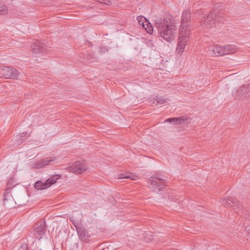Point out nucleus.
Instances as JSON below:
<instances>
[{
	"label": "nucleus",
	"mask_w": 250,
	"mask_h": 250,
	"mask_svg": "<svg viewBox=\"0 0 250 250\" xmlns=\"http://www.w3.org/2000/svg\"><path fill=\"white\" fill-rule=\"evenodd\" d=\"M27 135L28 134L26 133H21V136L20 137H24V136L25 137H28V136H27Z\"/></svg>",
	"instance_id": "b1692460"
},
{
	"label": "nucleus",
	"mask_w": 250,
	"mask_h": 250,
	"mask_svg": "<svg viewBox=\"0 0 250 250\" xmlns=\"http://www.w3.org/2000/svg\"><path fill=\"white\" fill-rule=\"evenodd\" d=\"M209 51L210 53L214 56H223V47L219 46L218 45L210 46L209 47Z\"/></svg>",
	"instance_id": "f8f14e48"
},
{
	"label": "nucleus",
	"mask_w": 250,
	"mask_h": 250,
	"mask_svg": "<svg viewBox=\"0 0 250 250\" xmlns=\"http://www.w3.org/2000/svg\"><path fill=\"white\" fill-rule=\"evenodd\" d=\"M72 223L74 225L78 233L79 234L80 236H81V232L83 231V230H81V229L79 227V225L78 224L79 220H72ZM83 232L84 233V234H85V231H83Z\"/></svg>",
	"instance_id": "f3484780"
},
{
	"label": "nucleus",
	"mask_w": 250,
	"mask_h": 250,
	"mask_svg": "<svg viewBox=\"0 0 250 250\" xmlns=\"http://www.w3.org/2000/svg\"><path fill=\"white\" fill-rule=\"evenodd\" d=\"M137 21L139 24L142 25L148 33L151 34L153 32L152 26L151 25L149 26L150 23L144 17L141 16L138 17Z\"/></svg>",
	"instance_id": "1a4fd4ad"
},
{
	"label": "nucleus",
	"mask_w": 250,
	"mask_h": 250,
	"mask_svg": "<svg viewBox=\"0 0 250 250\" xmlns=\"http://www.w3.org/2000/svg\"><path fill=\"white\" fill-rule=\"evenodd\" d=\"M3 204L7 208H11L14 205V201L10 193L7 192L3 195Z\"/></svg>",
	"instance_id": "9d476101"
},
{
	"label": "nucleus",
	"mask_w": 250,
	"mask_h": 250,
	"mask_svg": "<svg viewBox=\"0 0 250 250\" xmlns=\"http://www.w3.org/2000/svg\"><path fill=\"white\" fill-rule=\"evenodd\" d=\"M137 177L131 174H121L118 179H130L132 180L137 179Z\"/></svg>",
	"instance_id": "dca6fc26"
},
{
	"label": "nucleus",
	"mask_w": 250,
	"mask_h": 250,
	"mask_svg": "<svg viewBox=\"0 0 250 250\" xmlns=\"http://www.w3.org/2000/svg\"><path fill=\"white\" fill-rule=\"evenodd\" d=\"M19 75L18 71L14 68L0 66V77L7 79H17Z\"/></svg>",
	"instance_id": "7ed1b4c3"
},
{
	"label": "nucleus",
	"mask_w": 250,
	"mask_h": 250,
	"mask_svg": "<svg viewBox=\"0 0 250 250\" xmlns=\"http://www.w3.org/2000/svg\"><path fill=\"white\" fill-rule=\"evenodd\" d=\"M191 13L186 10L182 14L181 24L179 29V38L176 48V52L182 55L189 41L190 32V20Z\"/></svg>",
	"instance_id": "f257e3e1"
},
{
	"label": "nucleus",
	"mask_w": 250,
	"mask_h": 250,
	"mask_svg": "<svg viewBox=\"0 0 250 250\" xmlns=\"http://www.w3.org/2000/svg\"><path fill=\"white\" fill-rule=\"evenodd\" d=\"M245 86H244L243 87H241L240 89H239V90H237V92L240 93L242 94H244L243 91L245 90Z\"/></svg>",
	"instance_id": "4be33fe9"
},
{
	"label": "nucleus",
	"mask_w": 250,
	"mask_h": 250,
	"mask_svg": "<svg viewBox=\"0 0 250 250\" xmlns=\"http://www.w3.org/2000/svg\"><path fill=\"white\" fill-rule=\"evenodd\" d=\"M8 10L6 6L2 4L0 2V16L5 15L7 13Z\"/></svg>",
	"instance_id": "a211bd4d"
},
{
	"label": "nucleus",
	"mask_w": 250,
	"mask_h": 250,
	"mask_svg": "<svg viewBox=\"0 0 250 250\" xmlns=\"http://www.w3.org/2000/svg\"><path fill=\"white\" fill-rule=\"evenodd\" d=\"M155 24L161 38L167 42L174 39L177 26L173 20L168 18H157Z\"/></svg>",
	"instance_id": "f03ea898"
},
{
	"label": "nucleus",
	"mask_w": 250,
	"mask_h": 250,
	"mask_svg": "<svg viewBox=\"0 0 250 250\" xmlns=\"http://www.w3.org/2000/svg\"><path fill=\"white\" fill-rule=\"evenodd\" d=\"M237 51V48L233 45H227L223 47L224 55L232 54Z\"/></svg>",
	"instance_id": "4468645a"
},
{
	"label": "nucleus",
	"mask_w": 250,
	"mask_h": 250,
	"mask_svg": "<svg viewBox=\"0 0 250 250\" xmlns=\"http://www.w3.org/2000/svg\"><path fill=\"white\" fill-rule=\"evenodd\" d=\"M21 138V137L20 138V140H21V141L20 142H18L17 144H20V143H21L24 140V139H25V138H24V139ZM22 138H23V137H22Z\"/></svg>",
	"instance_id": "a878e982"
},
{
	"label": "nucleus",
	"mask_w": 250,
	"mask_h": 250,
	"mask_svg": "<svg viewBox=\"0 0 250 250\" xmlns=\"http://www.w3.org/2000/svg\"><path fill=\"white\" fill-rule=\"evenodd\" d=\"M87 169L85 164L82 161L76 162L67 167V170L71 172L80 174Z\"/></svg>",
	"instance_id": "6e6552de"
},
{
	"label": "nucleus",
	"mask_w": 250,
	"mask_h": 250,
	"mask_svg": "<svg viewBox=\"0 0 250 250\" xmlns=\"http://www.w3.org/2000/svg\"><path fill=\"white\" fill-rule=\"evenodd\" d=\"M218 14V12L216 11H213L210 12L207 17H204V19L201 21V25L203 28H209L213 27L215 24V21H218L217 19Z\"/></svg>",
	"instance_id": "0eeeda50"
},
{
	"label": "nucleus",
	"mask_w": 250,
	"mask_h": 250,
	"mask_svg": "<svg viewBox=\"0 0 250 250\" xmlns=\"http://www.w3.org/2000/svg\"><path fill=\"white\" fill-rule=\"evenodd\" d=\"M95 0L97 1H99V2H101V3H102V1H103V0Z\"/></svg>",
	"instance_id": "bb28decb"
},
{
	"label": "nucleus",
	"mask_w": 250,
	"mask_h": 250,
	"mask_svg": "<svg viewBox=\"0 0 250 250\" xmlns=\"http://www.w3.org/2000/svg\"><path fill=\"white\" fill-rule=\"evenodd\" d=\"M165 122H169L172 124H181L184 122V120L180 117L171 118L165 121Z\"/></svg>",
	"instance_id": "2eb2a0df"
},
{
	"label": "nucleus",
	"mask_w": 250,
	"mask_h": 250,
	"mask_svg": "<svg viewBox=\"0 0 250 250\" xmlns=\"http://www.w3.org/2000/svg\"><path fill=\"white\" fill-rule=\"evenodd\" d=\"M61 177V176L59 174L53 175L48 178L44 183L41 181H37L35 183L34 187L37 189H45L55 184L57 182V180L59 179Z\"/></svg>",
	"instance_id": "39448f33"
},
{
	"label": "nucleus",
	"mask_w": 250,
	"mask_h": 250,
	"mask_svg": "<svg viewBox=\"0 0 250 250\" xmlns=\"http://www.w3.org/2000/svg\"><path fill=\"white\" fill-rule=\"evenodd\" d=\"M197 213L201 214V215L205 213V212L203 210H201L200 209H197Z\"/></svg>",
	"instance_id": "5701e85b"
},
{
	"label": "nucleus",
	"mask_w": 250,
	"mask_h": 250,
	"mask_svg": "<svg viewBox=\"0 0 250 250\" xmlns=\"http://www.w3.org/2000/svg\"><path fill=\"white\" fill-rule=\"evenodd\" d=\"M102 3L107 5H109L111 3V0H103V1H102Z\"/></svg>",
	"instance_id": "412c9836"
},
{
	"label": "nucleus",
	"mask_w": 250,
	"mask_h": 250,
	"mask_svg": "<svg viewBox=\"0 0 250 250\" xmlns=\"http://www.w3.org/2000/svg\"><path fill=\"white\" fill-rule=\"evenodd\" d=\"M32 50L34 53H38L39 52H43L46 51L44 45L40 41H35L32 44L31 46Z\"/></svg>",
	"instance_id": "9b49d317"
},
{
	"label": "nucleus",
	"mask_w": 250,
	"mask_h": 250,
	"mask_svg": "<svg viewBox=\"0 0 250 250\" xmlns=\"http://www.w3.org/2000/svg\"><path fill=\"white\" fill-rule=\"evenodd\" d=\"M44 225H45V222H44V220H43V221H42L41 224V225H42V228L41 229H42L44 228Z\"/></svg>",
	"instance_id": "393cba45"
},
{
	"label": "nucleus",
	"mask_w": 250,
	"mask_h": 250,
	"mask_svg": "<svg viewBox=\"0 0 250 250\" xmlns=\"http://www.w3.org/2000/svg\"><path fill=\"white\" fill-rule=\"evenodd\" d=\"M56 160H57V157H55V156H53V157H52L50 158H45V159H43V160H42L40 163H39L37 165L36 167L37 168H42L44 166L48 165L49 163H50L52 162L55 161Z\"/></svg>",
	"instance_id": "ddd939ff"
},
{
	"label": "nucleus",
	"mask_w": 250,
	"mask_h": 250,
	"mask_svg": "<svg viewBox=\"0 0 250 250\" xmlns=\"http://www.w3.org/2000/svg\"><path fill=\"white\" fill-rule=\"evenodd\" d=\"M151 188L155 191L162 190L165 188L164 179L158 175H154L149 179Z\"/></svg>",
	"instance_id": "423d86ee"
},
{
	"label": "nucleus",
	"mask_w": 250,
	"mask_h": 250,
	"mask_svg": "<svg viewBox=\"0 0 250 250\" xmlns=\"http://www.w3.org/2000/svg\"><path fill=\"white\" fill-rule=\"evenodd\" d=\"M18 250H28L27 245L22 244Z\"/></svg>",
	"instance_id": "6ab92c4d"
},
{
	"label": "nucleus",
	"mask_w": 250,
	"mask_h": 250,
	"mask_svg": "<svg viewBox=\"0 0 250 250\" xmlns=\"http://www.w3.org/2000/svg\"><path fill=\"white\" fill-rule=\"evenodd\" d=\"M220 203L226 208H233V209L237 212L240 211L242 208L239 202L236 201L234 198L231 197L227 196L225 198H222L220 200Z\"/></svg>",
	"instance_id": "20e7f679"
},
{
	"label": "nucleus",
	"mask_w": 250,
	"mask_h": 250,
	"mask_svg": "<svg viewBox=\"0 0 250 250\" xmlns=\"http://www.w3.org/2000/svg\"><path fill=\"white\" fill-rule=\"evenodd\" d=\"M146 235L149 237L148 238H145L146 241H150V240H151L152 239V235L151 232H149L147 233L146 234Z\"/></svg>",
	"instance_id": "aec40b11"
}]
</instances>
